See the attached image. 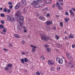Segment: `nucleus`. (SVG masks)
Masks as SVG:
<instances>
[{"instance_id":"f257e3e1","label":"nucleus","mask_w":75,"mask_h":75,"mask_svg":"<svg viewBox=\"0 0 75 75\" xmlns=\"http://www.w3.org/2000/svg\"><path fill=\"white\" fill-rule=\"evenodd\" d=\"M21 12L20 11H18L16 14L15 15L16 16H17V22H20V25L21 27H22L23 25V23L22 22H21L20 21H24V17L23 16H21L20 17Z\"/></svg>"},{"instance_id":"f03ea898","label":"nucleus","mask_w":75,"mask_h":75,"mask_svg":"<svg viewBox=\"0 0 75 75\" xmlns=\"http://www.w3.org/2000/svg\"><path fill=\"white\" fill-rule=\"evenodd\" d=\"M42 0H37V1H33L31 3V5L34 6L35 8H39L41 7V6L40 5H39L38 2H42Z\"/></svg>"},{"instance_id":"7ed1b4c3","label":"nucleus","mask_w":75,"mask_h":75,"mask_svg":"<svg viewBox=\"0 0 75 75\" xmlns=\"http://www.w3.org/2000/svg\"><path fill=\"white\" fill-rule=\"evenodd\" d=\"M41 38L42 40H44L45 41H47L48 40H51L52 38L50 36L47 37V36L45 35H43L42 36H41Z\"/></svg>"},{"instance_id":"20e7f679","label":"nucleus","mask_w":75,"mask_h":75,"mask_svg":"<svg viewBox=\"0 0 75 75\" xmlns=\"http://www.w3.org/2000/svg\"><path fill=\"white\" fill-rule=\"evenodd\" d=\"M30 47L33 48L32 49V51L33 52H35L36 50V49L37 48V47L35 46L34 45H31Z\"/></svg>"},{"instance_id":"39448f33","label":"nucleus","mask_w":75,"mask_h":75,"mask_svg":"<svg viewBox=\"0 0 75 75\" xmlns=\"http://www.w3.org/2000/svg\"><path fill=\"white\" fill-rule=\"evenodd\" d=\"M56 6L58 8L59 10H63V8H62L61 6L60 5H59V2H57L56 4Z\"/></svg>"},{"instance_id":"423d86ee","label":"nucleus","mask_w":75,"mask_h":75,"mask_svg":"<svg viewBox=\"0 0 75 75\" xmlns=\"http://www.w3.org/2000/svg\"><path fill=\"white\" fill-rule=\"evenodd\" d=\"M20 61L23 64H24V62H28V59L27 58H25L24 59H21Z\"/></svg>"},{"instance_id":"0eeeda50","label":"nucleus","mask_w":75,"mask_h":75,"mask_svg":"<svg viewBox=\"0 0 75 75\" xmlns=\"http://www.w3.org/2000/svg\"><path fill=\"white\" fill-rule=\"evenodd\" d=\"M59 61V63L60 64H62V63H63V60H62V58H61L59 57H57L56 58V61Z\"/></svg>"},{"instance_id":"6e6552de","label":"nucleus","mask_w":75,"mask_h":75,"mask_svg":"<svg viewBox=\"0 0 75 75\" xmlns=\"http://www.w3.org/2000/svg\"><path fill=\"white\" fill-rule=\"evenodd\" d=\"M48 63L49 65H54L55 64V63L52 60H48Z\"/></svg>"},{"instance_id":"1a4fd4ad","label":"nucleus","mask_w":75,"mask_h":75,"mask_svg":"<svg viewBox=\"0 0 75 75\" xmlns=\"http://www.w3.org/2000/svg\"><path fill=\"white\" fill-rule=\"evenodd\" d=\"M20 7V4L18 3L15 6V9H17Z\"/></svg>"},{"instance_id":"9d476101","label":"nucleus","mask_w":75,"mask_h":75,"mask_svg":"<svg viewBox=\"0 0 75 75\" xmlns=\"http://www.w3.org/2000/svg\"><path fill=\"white\" fill-rule=\"evenodd\" d=\"M39 20H41L44 21L45 20V18L44 17L40 16L39 17Z\"/></svg>"},{"instance_id":"9b49d317","label":"nucleus","mask_w":75,"mask_h":75,"mask_svg":"<svg viewBox=\"0 0 75 75\" xmlns=\"http://www.w3.org/2000/svg\"><path fill=\"white\" fill-rule=\"evenodd\" d=\"M36 75H44L43 73L41 72H40L39 71H37L36 72Z\"/></svg>"},{"instance_id":"f8f14e48","label":"nucleus","mask_w":75,"mask_h":75,"mask_svg":"<svg viewBox=\"0 0 75 75\" xmlns=\"http://www.w3.org/2000/svg\"><path fill=\"white\" fill-rule=\"evenodd\" d=\"M66 55L68 59H70V58H72V56H71L69 55V53H66Z\"/></svg>"},{"instance_id":"ddd939ff","label":"nucleus","mask_w":75,"mask_h":75,"mask_svg":"<svg viewBox=\"0 0 75 75\" xmlns=\"http://www.w3.org/2000/svg\"><path fill=\"white\" fill-rule=\"evenodd\" d=\"M50 2H51V0H46L45 2L46 4H48L50 3Z\"/></svg>"},{"instance_id":"4468645a","label":"nucleus","mask_w":75,"mask_h":75,"mask_svg":"<svg viewBox=\"0 0 75 75\" xmlns=\"http://www.w3.org/2000/svg\"><path fill=\"white\" fill-rule=\"evenodd\" d=\"M7 20L8 21H11V18L10 16H9V15H7Z\"/></svg>"},{"instance_id":"2eb2a0df","label":"nucleus","mask_w":75,"mask_h":75,"mask_svg":"<svg viewBox=\"0 0 75 75\" xmlns=\"http://www.w3.org/2000/svg\"><path fill=\"white\" fill-rule=\"evenodd\" d=\"M52 23V21H48L47 22L46 24L47 25H50V24H51Z\"/></svg>"},{"instance_id":"dca6fc26","label":"nucleus","mask_w":75,"mask_h":75,"mask_svg":"<svg viewBox=\"0 0 75 75\" xmlns=\"http://www.w3.org/2000/svg\"><path fill=\"white\" fill-rule=\"evenodd\" d=\"M69 12L71 16H74V13L72 12V10H70L69 11Z\"/></svg>"},{"instance_id":"f3484780","label":"nucleus","mask_w":75,"mask_h":75,"mask_svg":"<svg viewBox=\"0 0 75 75\" xmlns=\"http://www.w3.org/2000/svg\"><path fill=\"white\" fill-rule=\"evenodd\" d=\"M69 38H74V36L72 34H70L69 36Z\"/></svg>"},{"instance_id":"a211bd4d","label":"nucleus","mask_w":75,"mask_h":75,"mask_svg":"<svg viewBox=\"0 0 75 75\" xmlns=\"http://www.w3.org/2000/svg\"><path fill=\"white\" fill-rule=\"evenodd\" d=\"M12 66H13V65L11 64H9L7 65V67L8 68H11V67H12Z\"/></svg>"},{"instance_id":"6ab92c4d","label":"nucleus","mask_w":75,"mask_h":75,"mask_svg":"<svg viewBox=\"0 0 75 75\" xmlns=\"http://www.w3.org/2000/svg\"><path fill=\"white\" fill-rule=\"evenodd\" d=\"M46 51L47 52H50L51 51V49L48 47H47L46 48Z\"/></svg>"},{"instance_id":"aec40b11","label":"nucleus","mask_w":75,"mask_h":75,"mask_svg":"<svg viewBox=\"0 0 75 75\" xmlns=\"http://www.w3.org/2000/svg\"><path fill=\"white\" fill-rule=\"evenodd\" d=\"M57 47H58V48H60L61 47H62V45L59 44V43H58L57 45Z\"/></svg>"},{"instance_id":"412c9836","label":"nucleus","mask_w":75,"mask_h":75,"mask_svg":"<svg viewBox=\"0 0 75 75\" xmlns=\"http://www.w3.org/2000/svg\"><path fill=\"white\" fill-rule=\"evenodd\" d=\"M22 4H24V5L26 4V1L25 0H22Z\"/></svg>"},{"instance_id":"4be33fe9","label":"nucleus","mask_w":75,"mask_h":75,"mask_svg":"<svg viewBox=\"0 0 75 75\" xmlns=\"http://www.w3.org/2000/svg\"><path fill=\"white\" fill-rule=\"evenodd\" d=\"M55 69V67H50V70L51 71H53Z\"/></svg>"},{"instance_id":"5701e85b","label":"nucleus","mask_w":75,"mask_h":75,"mask_svg":"<svg viewBox=\"0 0 75 75\" xmlns=\"http://www.w3.org/2000/svg\"><path fill=\"white\" fill-rule=\"evenodd\" d=\"M69 20V18H66L64 19V21L65 22V23H68V21Z\"/></svg>"},{"instance_id":"b1692460","label":"nucleus","mask_w":75,"mask_h":75,"mask_svg":"<svg viewBox=\"0 0 75 75\" xmlns=\"http://www.w3.org/2000/svg\"><path fill=\"white\" fill-rule=\"evenodd\" d=\"M14 36L16 38H20V37L18 36V34H15L14 35Z\"/></svg>"},{"instance_id":"393cba45","label":"nucleus","mask_w":75,"mask_h":75,"mask_svg":"<svg viewBox=\"0 0 75 75\" xmlns=\"http://www.w3.org/2000/svg\"><path fill=\"white\" fill-rule=\"evenodd\" d=\"M40 59L43 60H45V57L43 55H41L40 57Z\"/></svg>"},{"instance_id":"a878e982","label":"nucleus","mask_w":75,"mask_h":75,"mask_svg":"<svg viewBox=\"0 0 75 75\" xmlns=\"http://www.w3.org/2000/svg\"><path fill=\"white\" fill-rule=\"evenodd\" d=\"M6 31H7V29H6V28H4L3 30V32L5 33H6Z\"/></svg>"},{"instance_id":"bb28decb","label":"nucleus","mask_w":75,"mask_h":75,"mask_svg":"<svg viewBox=\"0 0 75 75\" xmlns=\"http://www.w3.org/2000/svg\"><path fill=\"white\" fill-rule=\"evenodd\" d=\"M17 28H18V30H19V31H21V28H20V26H17Z\"/></svg>"},{"instance_id":"cd10ccee","label":"nucleus","mask_w":75,"mask_h":75,"mask_svg":"<svg viewBox=\"0 0 75 75\" xmlns=\"http://www.w3.org/2000/svg\"><path fill=\"white\" fill-rule=\"evenodd\" d=\"M4 28V26L2 25H0V29H2Z\"/></svg>"},{"instance_id":"c85d7f7f","label":"nucleus","mask_w":75,"mask_h":75,"mask_svg":"<svg viewBox=\"0 0 75 75\" xmlns=\"http://www.w3.org/2000/svg\"><path fill=\"white\" fill-rule=\"evenodd\" d=\"M25 42L24 40H23L21 42V44L23 45H24L25 44Z\"/></svg>"},{"instance_id":"c756f323","label":"nucleus","mask_w":75,"mask_h":75,"mask_svg":"<svg viewBox=\"0 0 75 75\" xmlns=\"http://www.w3.org/2000/svg\"><path fill=\"white\" fill-rule=\"evenodd\" d=\"M55 37L56 40H58L59 38V36H58L57 35H56L55 36Z\"/></svg>"},{"instance_id":"7c9ffc66","label":"nucleus","mask_w":75,"mask_h":75,"mask_svg":"<svg viewBox=\"0 0 75 75\" xmlns=\"http://www.w3.org/2000/svg\"><path fill=\"white\" fill-rule=\"evenodd\" d=\"M74 67V64H72L71 65V66L70 67L71 68H73Z\"/></svg>"},{"instance_id":"2f4dec72","label":"nucleus","mask_w":75,"mask_h":75,"mask_svg":"<svg viewBox=\"0 0 75 75\" xmlns=\"http://www.w3.org/2000/svg\"><path fill=\"white\" fill-rule=\"evenodd\" d=\"M60 25L62 27L63 26V23L62 22H61L60 23Z\"/></svg>"},{"instance_id":"473e14b6","label":"nucleus","mask_w":75,"mask_h":75,"mask_svg":"<svg viewBox=\"0 0 75 75\" xmlns=\"http://www.w3.org/2000/svg\"><path fill=\"white\" fill-rule=\"evenodd\" d=\"M5 70L6 71H7L8 70V67H6L5 68Z\"/></svg>"},{"instance_id":"72a5a7b5","label":"nucleus","mask_w":75,"mask_h":75,"mask_svg":"<svg viewBox=\"0 0 75 75\" xmlns=\"http://www.w3.org/2000/svg\"><path fill=\"white\" fill-rule=\"evenodd\" d=\"M65 14L66 16H69V13H68V12L67 11H66L65 12Z\"/></svg>"},{"instance_id":"f704fd0d","label":"nucleus","mask_w":75,"mask_h":75,"mask_svg":"<svg viewBox=\"0 0 75 75\" xmlns=\"http://www.w3.org/2000/svg\"><path fill=\"white\" fill-rule=\"evenodd\" d=\"M44 47L45 48H47V47H48V45L47 44H45L44 46Z\"/></svg>"},{"instance_id":"c9c22d12","label":"nucleus","mask_w":75,"mask_h":75,"mask_svg":"<svg viewBox=\"0 0 75 75\" xmlns=\"http://www.w3.org/2000/svg\"><path fill=\"white\" fill-rule=\"evenodd\" d=\"M46 17H50V14L49 13H48L46 15Z\"/></svg>"},{"instance_id":"e433bc0d","label":"nucleus","mask_w":75,"mask_h":75,"mask_svg":"<svg viewBox=\"0 0 75 75\" xmlns=\"http://www.w3.org/2000/svg\"><path fill=\"white\" fill-rule=\"evenodd\" d=\"M1 34H3V35H6V33H5L4 32H0Z\"/></svg>"},{"instance_id":"4c0bfd02","label":"nucleus","mask_w":75,"mask_h":75,"mask_svg":"<svg viewBox=\"0 0 75 75\" xmlns=\"http://www.w3.org/2000/svg\"><path fill=\"white\" fill-rule=\"evenodd\" d=\"M5 51V52H7L8 51V49L4 48L3 49Z\"/></svg>"},{"instance_id":"58836bf2","label":"nucleus","mask_w":75,"mask_h":75,"mask_svg":"<svg viewBox=\"0 0 75 75\" xmlns=\"http://www.w3.org/2000/svg\"><path fill=\"white\" fill-rule=\"evenodd\" d=\"M21 54H22V55H25V52H24V51L22 52H21Z\"/></svg>"},{"instance_id":"ea45409f","label":"nucleus","mask_w":75,"mask_h":75,"mask_svg":"<svg viewBox=\"0 0 75 75\" xmlns=\"http://www.w3.org/2000/svg\"><path fill=\"white\" fill-rule=\"evenodd\" d=\"M7 8H5L4 9V12H7Z\"/></svg>"},{"instance_id":"a19ab883","label":"nucleus","mask_w":75,"mask_h":75,"mask_svg":"<svg viewBox=\"0 0 75 75\" xmlns=\"http://www.w3.org/2000/svg\"><path fill=\"white\" fill-rule=\"evenodd\" d=\"M55 4H53L52 6V8H55Z\"/></svg>"},{"instance_id":"79ce46f5","label":"nucleus","mask_w":75,"mask_h":75,"mask_svg":"<svg viewBox=\"0 0 75 75\" xmlns=\"http://www.w3.org/2000/svg\"><path fill=\"white\" fill-rule=\"evenodd\" d=\"M1 23L2 24H4V21L3 20H2L1 21Z\"/></svg>"},{"instance_id":"37998d69","label":"nucleus","mask_w":75,"mask_h":75,"mask_svg":"<svg viewBox=\"0 0 75 75\" xmlns=\"http://www.w3.org/2000/svg\"><path fill=\"white\" fill-rule=\"evenodd\" d=\"M9 7L11 9L13 8V6L12 5H11L9 6Z\"/></svg>"},{"instance_id":"c03bdc74","label":"nucleus","mask_w":75,"mask_h":75,"mask_svg":"<svg viewBox=\"0 0 75 75\" xmlns=\"http://www.w3.org/2000/svg\"><path fill=\"white\" fill-rule=\"evenodd\" d=\"M57 69L58 71H59L60 70V69H61V68L60 67H57Z\"/></svg>"},{"instance_id":"a18cd8bd","label":"nucleus","mask_w":75,"mask_h":75,"mask_svg":"<svg viewBox=\"0 0 75 75\" xmlns=\"http://www.w3.org/2000/svg\"><path fill=\"white\" fill-rule=\"evenodd\" d=\"M1 17H4V14L3 13H1Z\"/></svg>"},{"instance_id":"49530a36","label":"nucleus","mask_w":75,"mask_h":75,"mask_svg":"<svg viewBox=\"0 0 75 75\" xmlns=\"http://www.w3.org/2000/svg\"><path fill=\"white\" fill-rule=\"evenodd\" d=\"M69 64L70 65H72V62H69Z\"/></svg>"},{"instance_id":"de8ad7c7","label":"nucleus","mask_w":75,"mask_h":75,"mask_svg":"<svg viewBox=\"0 0 75 75\" xmlns=\"http://www.w3.org/2000/svg\"><path fill=\"white\" fill-rule=\"evenodd\" d=\"M74 47H75V45L72 44V48H74Z\"/></svg>"},{"instance_id":"09e8293b","label":"nucleus","mask_w":75,"mask_h":75,"mask_svg":"<svg viewBox=\"0 0 75 75\" xmlns=\"http://www.w3.org/2000/svg\"><path fill=\"white\" fill-rule=\"evenodd\" d=\"M8 4H9V5H12V3L10 2H9L8 3Z\"/></svg>"},{"instance_id":"8fccbe9b","label":"nucleus","mask_w":75,"mask_h":75,"mask_svg":"<svg viewBox=\"0 0 75 75\" xmlns=\"http://www.w3.org/2000/svg\"><path fill=\"white\" fill-rule=\"evenodd\" d=\"M55 50L56 51H57V52H59V50L58 49H55Z\"/></svg>"},{"instance_id":"3c124183","label":"nucleus","mask_w":75,"mask_h":75,"mask_svg":"<svg viewBox=\"0 0 75 75\" xmlns=\"http://www.w3.org/2000/svg\"><path fill=\"white\" fill-rule=\"evenodd\" d=\"M9 47H13V45L11 43H10L9 44Z\"/></svg>"},{"instance_id":"603ef678","label":"nucleus","mask_w":75,"mask_h":75,"mask_svg":"<svg viewBox=\"0 0 75 75\" xmlns=\"http://www.w3.org/2000/svg\"><path fill=\"white\" fill-rule=\"evenodd\" d=\"M72 10L73 11H75V8H72Z\"/></svg>"},{"instance_id":"864d4df0","label":"nucleus","mask_w":75,"mask_h":75,"mask_svg":"<svg viewBox=\"0 0 75 75\" xmlns=\"http://www.w3.org/2000/svg\"><path fill=\"white\" fill-rule=\"evenodd\" d=\"M64 3H61L60 4L61 6H63L64 5Z\"/></svg>"},{"instance_id":"5fc2aeb1","label":"nucleus","mask_w":75,"mask_h":75,"mask_svg":"<svg viewBox=\"0 0 75 75\" xmlns=\"http://www.w3.org/2000/svg\"><path fill=\"white\" fill-rule=\"evenodd\" d=\"M11 10L10 9L8 10H7V12L8 13H9L10 12Z\"/></svg>"},{"instance_id":"6e6d98bb","label":"nucleus","mask_w":75,"mask_h":75,"mask_svg":"<svg viewBox=\"0 0 75 75\" xmlns=\"http://www.w3.org/2000/svg\"><path fill=\"white\" fill-rule=\"evenodd\" d=\"M27 32V30L25 29L24 30V33H26Z\"/></svg>"},{"instance_id":"4d7b16f0","label":"nucleus","mask_w":75,"mask_h":75,"mask_svg":"<svg viewBox=\"0 0 75 75\" xmlns=\"http://www.w3.org/2000/svg\"><path fill=\"white\" fill-rule=\"evenodd\" d=\"M67 39H68V37H67V36H65V39L67 40Z\"/></svg>"},{"instance_id":"13d9d810","label":"nucleus","mask_w":75,"mask_h":75,"mask_svg":"<svg viewBox=\"0 0 75 75\" xmlns=\"http://www.w3.org/2000/svg\"><path fill=\"white\" fill-rule=\"evenodd\" d=\"M11 21H14V18H13Z\"/></svg>"},{"instance_id":"bf43d9fd","label":"nucleus","mask_w":75,"mask_h":75,"mask_svg":"<svg viewBox=\"0 0 75 75\" xmlns=\"http://www.w3.org/2000/svg\"><path fill=\"white\" fill-rule=\"evenodd\" d=\"M47 29L48 30H50V27H48L47 28Z\"/></svg>"},{"instance_id":"052dcab7","label":"nucleus","mask_w":75,"mask_h":75,"mask_svg":"<svg viewBox=\"0 0 75 75\" xmlns=\"http://www.w3.org/2000/svg\"><path fill=\"white\" fill-rule=\"evenodd\" d=\"M56 18H58L59 17V15H56Z\"/></svg>"},{"instance_id":"680f3d73","label":"nucleus","mask_w":75,"mask_h":75,"mask_svg":"<svg viewBox=\"0 0 75 75\" xmlns=\"http://www.w3.org/2000/svg\"><path fill=\"white\" fill-rule=\"evenodd\" d=\"M45 10H46V11H47L48 10V8L46 7L45 8Z\"/></svg>"},{"instance_id":"e2e57ef3","label":"nucleus","mask_w":75,"mask_h":75,"mask_svg":"<svg viewBox=\"0 0 75 75\" xmlns=\"http://www.w3.org/2000/svg\"><path fill=\"white\" fill-rule=\"evenodd\" d=\"M53 30H56V28H55V27H53Z\"/></svg>"},{"instance_id":"0e129e2a","label":"nucleus","mask_w":75,"mask_h":75,"mask_svg":"<svg viewBox=\"0 0 75 75\" xmlns=\"http://www.w3.org/2000/svg\"><path fill=\"white\" fill-rule=\"evenodd\" d=\"M64 33L65 34H68V32H67L66 31H65Z\"/></svg>"},{"instance_id":"69168bd1","label":"nucleus","mask_w":75,"mask_h":75,"mask_svg":"<svg viewBox=\"0 0 75 75\" xmlns=\"http://www.w3.org/2000/svg\"><path fill=\"white\" fill-rule=\"evenodd\" d=\"M59 1H61V2H62L63 1V0H59Z\"/></svg>"},{"instance_id":"338daca9","label":"nucleus","mask_w":75,"mask_h":75,"mask_svg":"<svg viewBox=\"0 0 75 75\" xmlns=\"http://www.w3.org/2000/svg\"><path fill=\"white\" fill-rule=\"evenodd\" d=\"M69 45V43L68 42H67L66 44V45Z\"/></svg>"},{"instance_id":"774afa93","label":"nucleus","mask_w":75,"mask_h":75,"mask_svg":"<svg viewBox=\"0 0 75 75\" xmlns=\"http://www.w3.org/2000/svg\"><path fill=\"white\" fill-rule=\"evenodd\" d=\"M3 10V8H0V10Z\"/></svg>"}]
</instances>
